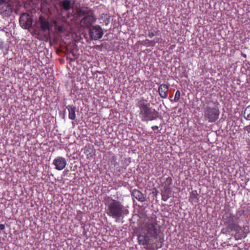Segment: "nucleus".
I'll list each match as a JSON object with an SVG mask.
<instances>
[{
	"label": "nucleus",
	"instance_id": "nucleus-1",
	"mask_svg": "<svg viewBox=\"0 0 250 250\" xmlns=\"http://www.w3.org/2000/svg\"><path fill=\"white\" fill-rule=\"evenodd\" d=\"M161 227L156 218L147 217L140 226V232L137 236L138 243L147 250H157L162 247L163 238Z\"/></svg>",
	"mask_w": 250,
	"mask_h": 250
},
{
	"label": "nucleus",
	"instance_id": "nucleus-2",
	"mask_svg": "<svg viewBox=\"0 0 250 250\" xmlns=\"http://www.w3.org/2000/svg\"><path fill=\"white\" fill-rule=\"evenodd\" d=\"M136 106L140 109L139 116L143 122L155 120L158 117V112L151 107L146 100H139Z\"/></svg>",
	"mask_w": 250,
	"mask_h": 250
},
{
	"label": "nucleus",
	"instance_id": "nucleus-3",
	"mask_svg": "<svg viewBox=\"0 0 250 250\" xmlns=\"http://www.w3.org/2000/svg\"><path fill=\"white\" fill-rule=\"evenodd\" d=\"M106 213L109 217L115 219L121 218L124 214L125 208L120 201L111 199V202H108L107 204Z\"/></svg>",
	"mask_w": 250,
	"mask_h": 250
},
{
	"label": "nucleus",
	"instance_id": "nucleus-4",
	"mask_svg": "<svg viewBox=\"0 0 250 250\" xmlns=\"http://www.w3.org/2000/svg\"><path fill=\"white\" fill-rule=\"evenodd\" d=\"M220 111L217 106L214 107L207 106L204 110V117L209 123L215 122L219 118Z\"/></svg>",
	"mask_w": 250,
	"mask_h": 250
},
{
	"label": "nucleus",
	"instance_id": "nucleus-5",
	"mask_svg": "<svg viewBox=\"0 0 250 250\" xmlns=\"http://www.w3.org/2000/svg\"><path fill=\"white\" fill-rule=\"evenodd\" d=\"M172 178L168 177L162 183L163 189L161 190L162 200L166 201L170 197L171 193V186L172 185Z\"/></svg>",
	"mask_w": 250,
	"mask_h": 250
},
{
	"label": "nucleus",
	"instance_id": "nucleus-6",
	"mask_svg": "<svg viewBox=\"0 0 250 250\" xmlns=\"http://www.w3.org/2000/svg\"><path fill=\"white\" fill-rule=\"evenodd\" d=\"M96 21L93 10H89L88 14L84 16L80 21L81 26L84 28H89Z\"/></svg>",
	"mask_w": 250,
	"mask_h": 250
},
{
	"label": "nucleus",
	"instance_id": "nucleus-7",
	"mask_svg": "<svg viewBox=\"0 0 250 250\" xmlns=\"http://www.w3.org/2000/svg\"><path fill=\"white\" fill-rule=\"evenodd\" d=\"M19 22L22 28L28 29L32 26L33 18L30 14L24 13L21 15L19 19Z\"/></svg>",
	"mask_w": 250,
	"mask_h": 250
},
{
	"label": "nucleus",
	"instance_id": "nucleus-8",
	"mask_svg": "<svg viewBox=\"0 0 250 250\" xmlns=\"http://www.w3.org/2000/svg\"><path fill=\"white\" fill-rule=\"evenodd\" d=\"M229 215V217L230 218V221L229 222V223L227 224L229 229H231V230H234L236 231H238L239 230L242 231V234L238 235V238H241V237H245V233L244 230L246 229V227H242L240 228L237 224L234 223V216L233 214H228Z\"/></svg>",
	"mask_w": 250,
	"mask_h": 250
},
{
	"label": "nucleus",
	"instance_id": "nucleus-9",
	"mask_svg": "<svg viewBox=\"0 0 250 250\" xmlns=\"http://www.w3.org/2000/svg\"><path fill=\"white\" fill-rule=\"evenodd\" d=\"M89 35L92 40H97L101 39L103 36L102 28L99 25L93 26L90 29Z\"/></svg>",
	"mask_w": 250,
	"mask_h": 250
},
{
	"label": "nucleus",
	"instance_id": "nucleus-10",
	"mask_svg": "<svg viewBox=\"0 0 250 250\" xmlns=\"http://www.w3.org/2000/svg\"><path fill=\"white\" fill-rule=\"evenodd\" d=\"M53 165H54L55 168L58 170H62L67 165L66 159L61 156L57 157L53 162Z\"/></svg>",
	"mask_w": 250,
	"mask_h": 250
},
{
	"label": "nucleus",
	"instance_id": "nucleus-11",
	"mask_svg": "<svg viewBox=\"0 0 250 250\" xmlns=\"http://www.w3.org/2000/svg\"><path fill=\"white\" fill-rule=\"evenodd\" d=\"M169 86L167 84L162 83L158 87V92L160 96L163 99L167 97Z\"/></svg>",
	"mask_w": 250,
	"mask_h": 250
},
{
	"label": "nucleus",
	"instance_id": "nucleus-12",
	"mask_svg": "<svg viewBox=\"0 0 250 250\" xmlns=\"http://www.w3.org/2000/svg\"><path fill=\"white\" fill-rule=\"evenodd\" d=\"M59 6L62 11H68L71 9V3L70 0H63L60 1Z\"/></svg>",
	"mask_w": 250,
	"mask_h": 250
},
{
	"label": "nucleus",
	"instance_id": "nucleus-13",
	"mask_svg": "<svg viewBox=\"0 0 250 250\" xmlns=\"http://www.w3.org/2000/svg\"><path fill=\"white\" fill-rule=\"evenodd\" d=\"M39 22L41 24V27L42 30L46 31L49 29V22L43 16L41 15L40 16Z\"/></svg>",
	"mask_w": 250,
	"mask_h": 250
},
{
	"label": "nucleus",
	"instance_id": "nucleus-14",
	"mask_svg": "<svg viewBox=\"0 0 250 250\" xmlns=\"http://www.w3.org/2000/svg\"><path fill=\"white\" fill-rule=\"evenodd\" d=\"M131 194L133 197L141 202H143L145 201V198L143 194L139 190L133 189Z\"/></svg>",
	"mask_w": 250,
	"mask_h": 250
},
{
	"label": "nucleus",
	"instance_id": "nucleus-15",
	"mask_svg": "<svg viewBox=\"0 0 250 250\" xmlns=\"http://www.w3.org/2000/svg\"><path fill=\"white\" fill-rule=\"evenodd\" d=\"M189 202L192 204L194 203H197L199 202V195L197 192V191H192L190 193L189 197Z\"/></svg>",
	"mask_w": 250,
	"mask_h": 250
},
{
	"label": "nucleus",
	"instance_id": "nucleus-16",
	"mask_svg": "<svg viewBox=\"0 0 250 250\" xmlns=\"http://www.w3.org/2000/svg\"><path fill=\"white\" fill-rule=\"evenodd\" d=\"M66 108L68 110V117L70 119L74 120L76 118L75 109L76 107L73 105H68Z\"/></svg>",
	"mask_w": 250,
	"mask_h": 250
},
{
	"label": "nucleus",
	"instance_id": "nucleus-17",
	"mask_svg": "<svg viewBox=\"0 0 250 250\" xmlns=\"http://www.w3.org/2000/svg\"><path fill=\"white\" fill-rule=\"evenodd\" d=\"M89 10H92L88 8H86V9H83L82 8H77L76 9V14L78 17H80L82 16H85L88 14Z\"/></svg>",
	"mask_w": 250,
	"mask_h": 250
},
{
	"label": "nucleus",
	"instance_id": "nucleus-18",
	"mask_svg": "<svg viewBox=\"0 0 250 250\" xmlns=\"http://www.w3.org/2000/svg\"><path fill=\"white\" fill-rule=\"evenodd\" d=\"M53 24L54 26L55 30L57 32H62L63 30V24L61 23H59L56 20L53 21Z\"/></svg>",
	"mask_w": 250,
	"mask_h": 250
},
{
	"label": "nucleus",
	"instance_id": "nucleus-19",
	"mask_svg": "<svg viewBox=\"0 0 250 250\" xmlns=\"http://www.w3.org/2000/svg\"><path fill=\"white\" fill-rule=\"evenodd\" d=\"M244 118L247 120H250V104L245 109L244 113Z\"/></svg>",
	"mask_w": 250,
	"mask_h": 250
},
{
	"label": "nucleus",
	"instance_id": "nucleus-20",
	"mask_svg": "<svg viewBox=\"0 0 250 250\" xmlns=\"http://www.w3.org/2000/svg\"><path fill=\"white\" fill-rule=\"evenodd\" d=\"M228 214H232L231 213H226L225 214L224 217H223V219H224V223L225 224H227L229 223V222L230 221V218L229 217V215Z\"/></svg>",
	"mask_w": 250,
	"mask_h": 250
},
{
	"label": "nucleus",
	"instance_id": "nucleus-21",
	"mask_svg": "<svg viewBox=\"0 0 250 250\" xmlns=\"http://www.w3.org/2000/svg\"><path fill=\"white\" fill-rule=\"evenodd\" d=\"M180 96H181L180 91L179 90H177L175 93V94L174 101L175 102H178L180 98Z\"/></svg>",
	"mask_w": 250,
	"mask_h": 250
},
{
	"label": "nucleus",
	"instance_id": "nucleus-22",
	"mask_svg": "<svg viewBox=\"0 0 250 250\" xmlns=\"http://www.w3.org/2000/svg\"><path fill=\"white\" fill-rule=\"evenodd\" d=\"M144 44L147 46L152 45L154 44V42L152 41H149L147 39H146L144 41Z\"/></svg>",
	"mask_w": 250,
	"mask_h": 250
},
{
	"label": "nucleus",
	"instance_id": "nucleus-23",
	"mask_svg": "<svg viewBox=\"0 0 250 250\" xmlns=\"http://www.w3.org/2000/svg\"><path fill=\"white\" fill-rule=\"evenodd\" d=\"M110 161L114 166L117 165V158L115 155H113L111 157Z\"/></svg>",
	"mask_w": 250,
	"mask_h": 250
},
{
	"label": "nucleus",
	"instance_id": "nucleus-24",
	"mask_svg": "<svg viewBox=\"0 0 250 250\" xmlns=\"http://www.w3.org/2000/svg\"><path fill=\"white\" fill-rule=\"evenodd\" d=\"M245 130L247 131L248 133H250V125H247L245 127Z\"/></svg>",
	"mask_w": 250,
	"mask_h": 250
},
{
	"label": "nucleus",
	"instance_id": "nucleus-25",
	"mask_svg": "<svg viewBox=\"0 0 250 250\" xmlns=\"http://www.w3.org/2000/svg\"><path fill=\"white\" fill-rule=\"evenodd\" d=\"M5 225L4 224H0V230H2L5 229Z\"/></svg>",
	"mask_w": 250,
	"mask_h": 250
},
{
	"label": "nucleus",
	"instance_id": "nucleus-26",
	"mask_svg": "<svg viewBox=\"0 0 250 250\" xmlns=\"http://www.w3.org/2000/svg\"><path fill=\"white\" fill-rule=\"evenodd\" d=\"M155 35V34L153 32H150L148 34V36L150 38H152L154 37Z\"/></svg>",
	"mask_w": 250,
	"mask_h": 250
},
{
	"label": "nucleus",
	"instance_id": "nucleus-27",
	"mask_svg": "<svg viewBox=\"0 0 250 250\" xmlns=\"http://www.w3.org/2000/svg\"><path fill=\"white\" fill-rule=\"evenodd\" d=\"M151 128L153 130H156L158 129V126L157 125H154L151 127Z\"/></svg>",
	"mask_w": 250,
	"mask_h": 250
},
{
	"label": "nucleus",
	"instance_id": "nucleus-28",
	"mask_svg": "<svg viewBox=\"0 0 250 250\" xmlns=\"http://www.w3.org/2000/svg\"><path fill=\"white\" fill-rule=\"evenodd\" d=\"M7 1V0H0V5L2 4L4 2H6Z\"/></svg>",
	"mask_w": 250,
	"mask_h": 250
},
{
	"label": "nucleus",
	"instance_id": "nucleus-29",
	"mask_svg": "<svg viewBox=\"0 0 250 250\" xmlns=\"http://www.w3.org/2000/svg\"><path fill=\"white\" fill-rule=\"evenodd\" d=\"M158 193V191L156 189H155V192H154V191L153 192V193L155 195H157Z\"/></svg>",
	"mask_w": 250,
	"mask_h": 250
},
{
	"label": "nucleus",
	"instance_id": "nucleus-30",
	"mask_svg": "<svg viewBox=\"0 0 250 250\" xmlns=\"http://www.w3.org/2000/svg\"><path fill=\"white\" fill-rule=\"evenodd\" d=\"M241 54H242V56L244 58H247V55H246V54H244V53H241Z\"/></svg>",
	"mask_w": 250,
	"mask_h": 250
},
{
	"label": "nucleus",
	"instance_id": "nucleus-31",
	"mask_svg": "<svg viewBox=\"0 0 250 250\" xmlns=\"http://www.w3.org/2000/svg\"><path fill=\"white\" fill-rule=\"evenodd\" d=\"M74 60H74V59H70V61H74Z\"/></svg>",
	"mask_w": 250,
	"mask_h": 250
}]
</instances>
